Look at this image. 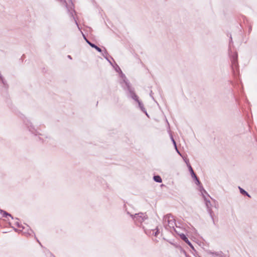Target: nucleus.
I'll list each match as a JSON object with an SVG mask.
<instances>
[{
    "instance_id": "1",
    "label": "nucleus",
    "mask_w": 257,
    "mask_h": 257,
    "mask_svg": "<svg viewBox=\"0 0 257 257\" xmlns=\"http://www.w3.org/2000/svg\"><path fill=\"white\" fill-rule=\"evenodd\" d=\"M180 237L182 239H183L185 242H186L190 246H192L190 242L189 241L187 237L184 234H182L180 235Z\"/></svg>"
},
{
    "instance_id": "2",
    "label": "nucleus",
    "mask_w": 257,
    "mask_h": 257,
    "mask_svg": "<svg viewBox=\"0 0 257 257\" xmlns=\"http://www.w3.org/2000/svg\"><path fill=\"white\" fill-rule=\"evenodd\" d=\"M86 42L89 44V45L92 47V48H95L97 51H98V52H101V50L100 48H99V47H98L97 46L95 45L94 44L90 43V42H89L88 40H86Z\"/></svg>"
},
{
    "instance_id": "3",
    "label": "nucleus",
    "mask_w": 257,
    "mask_h": 257,
    "mask_svg": "<svg viewBox=\"0 0 257 257\" xmlns=\"http://www.w3.org/2000/svg\"><path fill=\"white\" fill-rule=\"evenodd\" d=\"M154 179L157 182L161 183L162 182V180L159 176H155Z\"/></svg>"
},
{
    "instance_id": "4",
    "label": "nucleus",
    "mask_w": 257,
    "mask_h": 257,
    "mask_svg": "<svg viewBox=\"0 0 257 257\" xmlns=\"http://www.w3.org/2000/svg\"><path fill=\"white\" fill-rule=\"evenodd\" d=\"M239 189H240V192L242 194H246V195H247L249 197V195L248 194V193L245 191H244V190H243L242 188H239Z\"/></svg>"
},
{
    "instance_id": "5",
    "label": "nucleus",
    "mask_w": 257,
    "mask_h": 257,
    "mask_svg": "<svg viewBox=\"0 0 257 257\" xmlns=\"http://www.w3.org/2000/svg\"><path fill=\"white\" fill-rule=\"evenodd\" d=\"M190 170H191V171L192 172V174L195 176V174H194V173L193 172V169H192V168H191V166H190Z\"/></svg>"
},
{
    "instance_id": "6",
    "label": "nucleus",
    "mask_w": 257,
    "mask_h": 257,
    "mask_svg": "<svg viewBox=\"0 0 257 257\" xmlns=\"http://www.w3.org/2000/svg\"><path fill=\"white\" fill-rule=\"evenodd\" d=\"M170 217H172L171 216H170V215H167V216L165 217V220H166V219H167V218H168V219H169Z\"/></svg>"
},
{
    "instance_id": "7",
    "label": "nucleus",
    "mask_w": 257,
    "mask_h": 257,
    "mask_svg": "<svg viewBox=\"0 0 257 257\" xmlns=\"http://www.w3.org/2000/svg\"><path fill=\"white\" fill-rule=\"evenodd\" d=\"M4 214L6 216H7V215L11 216L10 214L7 213L6 212H4Z\"/></svg>"
}]
</instances>
